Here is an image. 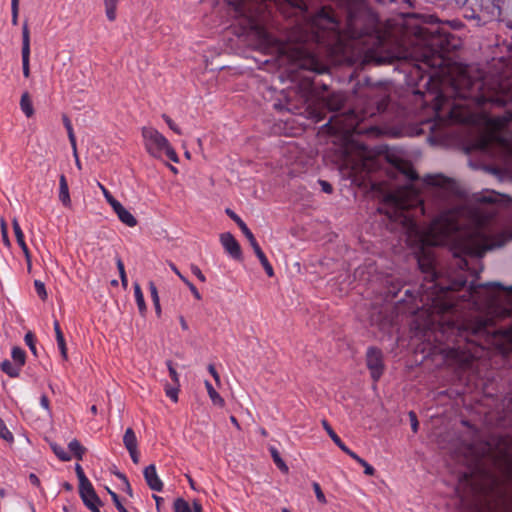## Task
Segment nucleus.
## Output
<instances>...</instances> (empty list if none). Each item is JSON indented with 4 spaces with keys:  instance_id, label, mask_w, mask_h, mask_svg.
I'll use <instances>...</instances> for the list:
<instances>
[{
    "instance_id": "nucleus-25",
    "label": "nucleus",
    "mask_w": 512,
    "mask_h": 512,
    "mask_svg": "<svg viewBox=\"0 0 512 512\" xmlns=\"http://www.w3.org/2000/svg\"><path fill=\"white\" fill-rule=\"evenodd\" d=\"M11 356H12L13 360L16 362V365H18L20 368L24 365V363H25L24 350H22L19 347H14L12 349Z\"/></svg>"
},
{
    "instance_id": "nucleus-46",
    "label": "nucleus",
    "mask_w": 512,
    "mask_h": 512,
    "mask_svg": "<svg viewBox=\"0 0 512 512\" xmlns=\"http://www.w3.org/2000/svg\"><path fill=\"white\" fill-rule=\"evenodd\" d=\"M208 371L212 375V377L214 378L216 383L220 384V376H219L218 372L216 371L214 365H212V364L208 365Z\"/></svg>"
},
{
    "instance_id": "nucleus-37",
    "label": "nucleus",
    "mask_w": 512,
    "mask_h": 512,
    "mask_svg": "<svg viewBox=\"0 0 512 512\" xmlns=\"http://www.w3.org/2000/svg\"><path fill=\"white\" fill-rule=\"evenodd\" d=\"M163 119L165 120V122L167 123V125L169 126V128L171 130H173L175 133L177 134H181V130L180 128L174 123V121L167 115H163Z\"/></svg>"
},
{
    "instance_id": "nucleus-9",
    "label": "nucleus",
    "mask_w": 512,
    "mask_h": 512,
    "mask_svg": "<svg viewBox=\"0 0 512 512\" xmlns=\"http://www.w3.org/2000/svg\"><path fill=\"white\" fill-rule=\"evenodd\" d=\"M143 474H144L145 481L151 490L157 491V492L162 491L163 482L159 478L157 471H156V466L154 464L148 465L144 469Z\"/></svg>"
},
{
    "instance_id": "nucleus-54",
    "label": "nucleus",
    "mask_w": 512,
    "mask_h": 512,
    "mask_svg": "<svg viewBox=\"0 0 512 512\" xmlns=\"http://www.w3.org/2000/svg\"><path fill=\"white\" fill-rule=\"evenodd\" d=\"M107 491H108V493L110 494V496H111V498H112V500H113L114 504H115V503H118V501H119V497H118V495H117L114 491L110 490L109 488H107Z\"/></svg>"
},
{
    "instance_id": "nucleus-56",
    "label": "nucleus",
    "mask_w": 512,
    "mask_h": 512,
    "mask_svg": "<svg viewBox=\"0 0 512 512\" xmlns=\"http://www.w3.org/2000/svg\"><path fill=\"white\" fill-rule=\"evenodd\" d=\"M115 506L119 512H128L127 509L121 504L120 500L115 503Z\"/></svg>"
},
{
    "instance_id": "nucleus-36",
    "label": "nucleus",
    "mask_w": 512,
    "mask_h": 512,
    "mask_svg": "<svg viewBox=\"0 0 512 512\" xmlns=\"http://www.w3.org/2000/svg\"><path fill=\"white\" fill-rule=\"evenodd\" d=\"M149 290L151 293V298H152L153 304L158 305V301L160 299H159L157 287L155 286V284L153 282H149Z\"/></svg>"
},
{
    "instance_id": "nucleus-53",
    "label": "nucleus",
    "mask_w": 512,
    "mask_h": 512,
    "mask_svg": "<svg viewBox=\"0 0 512 512\" xmlns=\"http://www.w3.org/2000/svg\"><path fill=\"white\" fill-rule=\"evenodd\" d=\"M107 491H108V493L110 494V496H111V498H112V500H113L114 504H115V503H118V501H119V497H118V495H117L114 491L110 490L109 488H107Z\"/></svg>"
},
{
    "instance_id": "nucleus-10",
    "label": "nucleus",
    "mask_w": 512,
    "mask_h": 512,
    "mask_svg": "<svg viewBox=\"0 0 512 512\" xmlns=\"http://www.w3.org/2000/svg\"><path fill=\"white\" fill-rule=\"evenodd\" d=\"M79 494L86 507L92 504H101V500L97 496L91 482L79 485Z\"/></svg>"
},
{
    "instance_id": "nucleus-18",
    "label": "nucleus",
    "mask_w": 512,
    "mask_h": 512,
    "mask_svg": "<svg viewBox=\"0 0 512 512\" xmlns=\"http://www.w3.org/2000/svg\"><path fill=\"white\" fill-rule=\"evenodd\" d=\"M204 384L212 403L216 406L223 407L225 405V401L219 395V393L213 388L212 384L208 380H206Z\"/></svg>"
},
{
    "instance_id": "nucleus-3",
    "label": "nucleus",
    "mask_w": 512,
    "mask_h": 512,
    "mask_svg": "<svg viewBox=\"0 0 512 512\" xmlns=\"http://www.w3.org/2000/svg\"><path fill=\"white\" fill-rule=\"evenodd\" d=\"M142 138L147 153L156 159L167 156L171 161L178 163L179 158L168 139L153 127L142 128Z\"/></svg>"
},
{
    "instance_id": "nucleus-35",
    "label": "nucleus",
    "mask_w": 512,
    "mask_h": 512,
    "mask_svg": "<svg viewBox=\"0 0 512 512\" xmlns=\"http://www.w3.org/2000/svg\"><path fill=\"white\" fill-rule=\"evenodd\" d=\"M313 489L315 491L317 500L319 502H321V503H326V498H325V495L323 494V492L321 490L320 485L318 483L314 482L313 483Z\"/></svg>"
},
{
    "instance_id": "nucleus-49",
    "label": "nucleus",
    "mask_w": 512,
    "mask_h": 512,
    "mask_svg": "<svg viewBox=\"0 0 512 512\" xmlns=\"http://www.w3.org/2000/svg\"><path fill=\"white\" fill-rule=\"evenodd\" d=\"M40 405L42 408L50 412L49 399L46 395H42L40 398Z\"/></svg>"
},
{
    "instance_id": "nucleus-57",
    "label": "nucleus",
    "mask_w": 512,
    "mask_h": 512,
    "mask_svg": "<svg viewBox=\"0 0 512 512\" xmlns=\"http://www.w3.org/2000/svg\"><path fill=\"white\" fill-rule=\"evenodd\" d=\"M170 267L172 269V271L181 279V276H183L180 271L177 269V267L173 264V263H170Z\"/></svg>"
},
{
    "instance_id": "nucleus-15",
    "label": "nucleus",
    "mask_w": 512,
    "mask_h": 512,
    "mask_svg": "<svg viewBox=\"0 0 512 512\" xmlns=\"http://www.w3.org/2000/svg\"><path fill=\"white\" fill-rule=\"evenodd\" d=\"M62 120H63V124H64V126H65V128L67 130L69 142H70L72 150H73V155L77 156L76 137H75L74 130H73V127H72V123H71V121H70V119L68 118L67 115H63L62 116Z\"/></svg>"
},
{
    "instance_id": "nucleus-4",
    "label": "nucleus",
    "mask_w": 512,
    "mask_h": 512,
    "mask_svg": "<svg viewBox=\"0 0 512 512\" xmlns=\"http://www.w3.org/2000/svg\"><path fill=\"white\" fill-rule=\"evenodd\" d=\"M226 214L233 220L235 223L239 226L240 230L243 232L245 237L247 239H250V245L253 248L254 253L256 254L257 258L259 259L260 263L262 264L266 274L269 277H272L274 275V270L272 265L269 263L267 257L263 253L262 249L260 248L259 244L257 243L253 233L251 230L247 227L245 222L231 209H226Z\"/></svg>"
},
{
    "instance_id": "nucleus-16",
    "label": "nucleus",
    "mask_w": 512,
    "mask_h": 512,
    "mask_svg": "<svg viewBox=\"0 0 512 512\" xmlns=\"http://www.w3.org/2000/svg\"><path fill=\"white\" fill-rule=\"evenodd\" d=\"M20 108L26 117L30 118L34 115L32 100L28 92H24L20 99Z\"/></svg>"
},
{
    "instance_id": "nucleus-62",
    "label": "nucleus",
    "mask_w": 512,
    "mask_h": 512,
    "mask_svg": "<svg viewBox=\"0 0 512 512\" xmlns=\"http://www.w3.org/2000/svg\"><path fill=\"white\" fill-rule=\"evenodd\" d=\"M258 432H259V434H260L261 436H263V437H266V436L268 435V433H267L266 429H265V428H263V427H259V428H258Z\"/></svg>"
},
{
    "instance_id": "nucleus-50",
    "label": "nucleus",
    "mask_w": 512,
    "mask_h": 512,
    "mask_svg": "<svg viewBox=\"0 0 512 512\" xmlns=\"http://www.w3.org/2000/svg\"><path fill=\"white\" fill-rule=\"evenodd\" d=\"M190 291L196 299H198V300L201 299V295H200L198 289L195 287V285H190Z\"/></svg>"
},
{
    "instance_id": "nucleus-19",
    "label": "nucleus",
    "mask_w": 512,
    "mask_h": 512,
    "mask_svg": "<svg viewBox=\"0 0 512 512\" xmlns=\"http://www.w3.org/2000/svg\"><path fill=\"white\" fill-rule=\"evenodd\" d=\"M321 424L325 431L328 433L332 441L341 449L343 450L346 445L343 443V441L339 438V436L334 432L330 424L327 422V420L323 419L321 421Z\"/></svg>"
},
{
    "instance_id": "nucleus-8",
    "label": "nucleus",
    "mask_w": 512,
    "mask_h": 512,
    "mask_svg": "<svg viewBox=\"0 0 512 512\" xmlns=\"http://www.w3.org/2000/svg\"><path fill=\"white\" fill-rule=\"evenodd\" d=\"M12 226H13V230H14V234H15V237H16V241L18 243V245L20 246L21 250L23 251V254L25 256V260H26V263H27V270L28 272H31V269H32V261H31V254H30V251L26 245V242L24 240V234H23V231L17 221V219H13L12 220Z\"/></svg>"
},
{
    "instance_id": "nucleus-60",
    "label": "nucleus",
    "mask_w": 512,
    "mask_h": 512,
    "mask_svg": "<svg viewBox=\"0 0 512 512\" xmlns=\"http://www.w3.org/2000/svg\"><path fill=\"white\" fill-rule=\"evenodd\" d=\"M186 478H187V480H188V482H189L190 487H191L193 490H196L195 482H194V480L191 478V476L186 475Z\"/></svg>"
},
{
    "instance_id": "nucleus-39",
    "label": "nucleus",
    "mask_w": 512,
    "mask_h": 512,
    "mask_svg": "<svg viewBox=\"0 0 512 512\" xmlns=\"http://www.w3.org/2000/svg\"><path fill=\"white\" fill-rule=\"evenodd\" d=\"M359 464L364 468L366 475L373 476L375 474V469L366 460L363 459Z\"/></svg>"
},
{
    "instance_id": "nucleus-59",
    "label": "nucleus",
    "mask_w": 512,
    "mask_h": 512,
    "mask_svg": "<svg viewBox=\"0 0 512 512\" xmlns=\"http://www.w3.org/2000/svg\"><path fill=\"white\" fill-rule=\"evenodd\" d=\"M461 349H462V347L460 345V339H459V340H457V346L453 347L451 352L458 353L459 351H461Z\"/></svg>"
},
{
    "instance_id": "nucleus-58",
    "label": "nucleus",
    "mask_w": 512,
    "mask_h": 512,
    "mask_svg": "<svg viewBox=\"0 0 512 512\" xmlns=\"http://www.w3.org/2000/svg\"><path fill=\"white\" fill-rule=\"evenodd\" d=\"M99 505L100 504H92L87 506V508L90 509L92 512H100Z\"/></svg>"
},
{
    "instance_id": "nucleus-63",
    "label": "nucleus",
    "mask_w": 512,
    "mask_h": 512,
    "mask_svg": "<svg viewBox=\"0 0 512 512\" xmlns=\"http://www.w3.org/2000/svg\"><path fill=\"white\" fill-rule=\"evenodd\" d=\"M181 280L188 286V288L190 289V285H194L193 283H191L186 277L184 276H181Z\"/></svg>"
},
{
    "instance_id": "nucleus-40",
    "label": "nucleus",
    "mask_w": 512,
    "mask_h": 512,
    "mask_svg": "<svg viewBox=\"0 0 512 512\" xmlns=\"http://www.w3.org/2000/svg\"><path fill=\"white\" fill-rule=\"evenodd\" d=\"M409 418H410V422H411V428H412L413 432L416 433L418 431L419 422L417 420V416H416L415 412L410 411Z\"/></svg>"
},
{
    "instance_id": "nucleus-34",
    "label": "nucleus",
    "mask_w": 512,
    "mask_h": 512,
    "mask_svg": "<svg viewBox=\"0 0 512 512\" xmlns=\"http://www.w3.org/2000/svg\"><path fill=\"white\" fill-rule=\"evenodd\" d=\"M117 5L105 4V12L108 20L114 21L116 19Z\"/></svg>"
},
{
    "instance_id": "nucleus-30",
    "label": "nucleus",
    "mask_w": 512,
    "mask_h": 512,
    "mask_svg": "<svg viewBox=\"0 0 512 512\" xmlns=\"http://www.w3.org/2000/svg\"><path fill=\"white\" fill-rule=\"evenodd\" d=\"M34 287H35L37 295L42 300H46L47 299V292H46V288H45L44 283L42 281H40V280H35L34 281Z\"/></svg>"
},
{
    "instance_id": "nucleus-20",
    "label": "nucleus",
    "mask_w": 512,
    "mask_h": 512,
    "mask_svg": "<svg viewBox=\"0 0 512 512\" xmlns=\"http://www.w3.org/2000/svg\"><path fill=\"white\" fill-rule=\"evenodd\" d=\"M1 370L12 378L18 377L20 374V367L13 365L9 360H4L1 365Z\"/></svg>"
},
{
    "instance_id": "nucleus-31",
    "label": "nucleus",
    "mask_w": 512,
    "mask_h": 512,
    "mask_svg": "<svg viewBox=\"0 0 512 512\" xmlns=\"http://www.w3.org/2000/svg\"><path fill=\"white\" fill-rule=\"evenodd\" d=\"M11 22L13 25L18 24V13H19V0H11Z\"/></svg>"
},
{
    "instance_id": "nucleus-5",
    "label": "nucleus",
    "mask_w": 512,
    "mask_h": 512,
    "mask_svg": "<svg viewBox=\"0 0 512 512\" xmlns=\"http://www.w3.org/2000/svg\"><path fill=\"white\" fill-rule=\"evenodd\" d=\"M366 362L373 380L378 381L384 371L382 352L375 347L368 348L366 353Z\"/></svg>"
},
{
    "instance_id": "nucleus-41",
    "label": "nucleus",
    "mask_w": 512,
    "mask_h": 512,
    "mask_svg": "<svg viewBox=\"0 0 512 512\" xmlns=\"http://www.w3.org/2000/svg\"><path fill=\"white\" fill-rule=\"evenodd\" d=\"M191 272L201 281V282H205L206 281V277L204 276V274L202 273V271L200 270V268L196 265H192L191 266Z\"/></svg>"
},
{
    "instance_id": "nucleus-28",
    "label": "nucleus",
    "mask_w": 512,
    "mask_h": 512,
    "mask_svg": "<svg viewBox=\"0 0 512 512\" xmlns=\"http://www.w3.org/2000/svg\"><path fill=\"white\" fill-rule=\"evenodd\" d=\"M116 265H117V268H118V271H119V275H120L122 286L126 289L127 286H128V279H127V276H126L124 263H123V261L121 260L120 257L116 258Z\"/></svg>"
},
{
    "instance_id": "nucleus-12",
    "label": "nucleus",
    "mask_w": 512,
    "mask_h": 512,
    "mask_svg": "<svg viewBox=\"0 0 512 512\" xmlns=\"http://www.w3.org/2000/svg\"><path fill=\"white\" fill-rule=\"evenodd\" d=\"M59 200L65 207L71 206L69 187L65 175L59 177Z\"/></svg>"
},
{
    "instance_id": "nucleus-55",
    "label": "nucleus",
    "mask_w": 512,
    "mask_h": 512,
    "mask_svg": "<svg viewBox=\"0 0 512 512\" xmlns=\"http://www.w3.org/2000/svg\"><path fill=\"white\" fill-rule=\"evenodd\" d=\"M194 512H202V506L198 501L193 502Z\"/></svg>"
},
{
    "instance_id": "nucleus-7",
    "label": "nucleus",
    "mask_w": 512,
    "mask_h": 512,
    "mask_svg": "<svg viewBox=\"0 0 512 512\" xmlns=\"http://www.w3.org/2000/svg\"><path fill=\"white\" fill-rule=\"evenodd\" d=\"M220 242L225 249V251L236 260H240L242 258V251L238 241L235 237L229 233H223L220 235Z\"/></svg>"
},
{
    "instance_id": "nucleus-11",
    "label": "nucleus",
    "mask_w": 512,
    "mask_h": 512,
    "mask_svg": "<svg viewBox=\"0 0 512 512\" xmlns=\"http://www.w3.org/2000/svg\"><path fill=\"white\" fill-rule=\"evenodd\" d=\"M112 208L122 223L129 227H134L137 225L136 218L128 210H126L120 202Z\"/></svg>"
},
{
    "instance_id": "nucleus-27",
    "label": "nucleus",
    "mask_w": 512,
    "mask_h": 512,
    "mask_svg": "<svg viewBox=\"0 0 512 512\" xmlns=\"http://www.w3.org/2000/svg\"><path fill=\"white\" fill-rule=\"evenodd\" d=\"M174 512H192L190 504L183 498L174 501Z\"/></svg>"
},
{
    "instance_id": "nucleus-21",
    "label": "nucleus",
    "mask_w": 512,
    "mask_h": 512,
    "mask_svg": "<svg viewBox=\"0 0 512 512\" xmlns=\"http://www.w3.org/2000/svg\"><path fill=\"white\" fill-rule=\"evenodd\" d=\"M269 451H270V454H271V457L275 463V465L284 473H287L289 468L288 466L286 465V463L283 461V459L281 458L278 450L271 446L269 447Z\"/></svg>"
},
{
    "instance_id": "nucleus-48",
    "label": "nucleus",
    "mask_w": 512,
    "mask_h": 512,
    "mask_svg": "<svg viewBox=\"0 0 512 512\" xmlns=\"http://www.w3.org/2000/svg\"><path fill=\"white\" fill-rule=\"evenodd\" d=\"M117 476L125 483L127 493L129 495H132L131 486H130L129 481L126 478V476L124 474H121V473H118Z\"/></svg>"
},
{
    "instance_id": "nucleus-51",
    "label": "nucleus",
    "mask_w": 512,
    "mask_h": 512,
    "mask_svg": "<svg viewBox=\"0 0 512 512\" xmlns=\"http://www.w3.org/2000/svg\"><path fill=\"white\" fill-rule=\"evenodd\" d=\"M29 479L33 485L38 486L40 484V480L35 474H30Z\"/></svg>"
},
{
    "instance_id": "nucleus-32",
    "label": "nucleus",
    "mask_w": 512,
    "mask_h": 512,
    "mask_svg": "<svg viewBox=\"0 0 512 512\" xmlns=\"http://www.w3.org/2000/svg\"><path fill=\"white\" fill-rule=\"evenodd\" d=\"M98 186L101 189L107 202L111 205V207H114L117 203H119V201H117L101 183H98Z\"/></svg>"
},
{
    "instance_id": "nucleus-29",
    "label": "nucleus",
    "mask_w": 512,
    "mask_h": 512,
    "mask_svg": "<svg viewBox=\"0 0 512 512\" xmlns=\"http://www.w3.org/2000/svg\"><path fill=\"white\" fill-rule=\"evenodd\" d=\"M0 227H1V235H2L3 243L6 247L9 248L11 246V242L8 237L7 223L3 218L0 221Z\"/></svg>"
},
{
    "instance_id": "nucleus-26",
    "label": "nucleus",
    "mask_w": 512,
    "mask_h": 512,
    "mask_svg": "<svg viewBox=\"0 0 512 512\" xmlns=\"http://www.w3.org/2000/svg\"><path fill=\"white\" fill-rule=\"evenodd\" d=\"M0 438L9 443H12L14 441L13 434L8 429L2 418H0Z\"/></svg>"
},
{
    "instance_id": "nucleus-52",
    "label": "nucleus",
    "mask_w": 512,
    "mask_h": 512,
    "mask_svg": "<svg viewBox=\"0 0 512 512\" xmlns=\"http://www.w3.org/2000/svg\"><path fill=\"white\" fill-rule=\"evenodd\" d=\"M153 499L155 500L156 502V508L158 511H160V506H161V503L163 502V498L160 497V496H157V495H153Z\"/></svg>"
},
{
    "instance_id": "nucleus-17",
    "label": "nucleus",
    "mask_w": 512,
    "mask_h": 512,
    "mask_svg": "<svg viewBox=\"0 0 512 512\" xmlns=\"http://www.w3.org/2000/svg\"><path fill=\"white\" fill-rule=\"evenodd\" d=\"M123 444L127 451L138 447L137 437L132 428L126 429L123 436Z\"/></svg>"
},
{
    "instance_id": "nucleus-6",
    "label": "nucleus",
    "mask_w": 512,
    "mask_h": 512,
    "mask_svg": "<svg viewBox=\"0 0 512 512\" xmlns=\"http://www.w3.org/2000/svg\"><path fill=\"white\" fill-rule=\"evenodd\" d=\"M22 70L25 78L30 76V31L27 22L22 26Z\"/></svg>"
},
{
    "instance_id": "nucleus-42",
    "label": "nucleus",
    "mask_w": 512,
    "mask_h": 512,
    "mask_svg": "<svg viewBox=\"0 0 512 512\" xmlns=\"http://www.w3.org/2000/svg\"><path fill=\"white\" fill-rule=\"evenodd\" d=\"M166 395L174 402L178 401V389L177 388H167Z\"/></svg>"
},
{
    "instance_id": "nucleus-1",
    "label": "nucleus",
    "mask_w": 512,
    "mask_h": 512,
    "mask_svg": "<svg viewBox=\"0 0 512 512\" xmlns=\"http://www.w3.org/2000/svg\"><path fill=\"white\" fill-rule=\"evenodd\" d=\"M365 107L360 112L349 110L335 114L326 124L329 132L341 142L342 165L353 173L371 172L385 160L408 184L399 187L387 198L388 217L402 225L410 243L416 242V258L424 281L414 297L426 315L425 328L439 330L447 338H463L469 344L463 351L467 365L477 357V346L483 339L494 344L497 335L512 337V286L500 283L471 284L469 290L456 295L466 279L444 285L435 270L434 246L451 245L454 255L461 258L458 266L469 269L462 256L482 257L486 251L502 247L512 240V204L506 196L495 191L476 194L467 202L457 183L441 174H429L422 179L426 193L435 201L438 215L426 230H420L417 218L427 213V206L417 188L418 175L411 163L404 161L388 148L374 155L366 146L354 140L355 134L374 132V127L361 123L384 108Z\"/></svg>"
},
{
    "instance_id": "nucleus-14",
    "label": "nucleus",
    "mask_w": 512,
    "mask_h": 512,
    "mask_svg": "<svg viewBox=\"0 0 512 512\" xmlns=\"http://www.w3.org/2000/svg\"><path fill=\"white\" fill-rule=\"evenodd\" d=\"M345 102V97L342 93H333L327 98L326 105L329 110H339Z\"/></svg>"
},
{
    "instance_id": "nucleus-33",
    "label": "nucleus",
    "mask_w": 512,
    "mask_h": 512,
    "mask_svg": "<svg viewBox=\"0 0 512 512\" xmlns=\"http://www.w3.org/2000/svg\"><path fill=\"white\" fill-rule=\"evenodd\" d=\"M75 471H76V475H77L78 480H79V485H85V484L90 482L88 480V478L86 477V475H85L81 465L76 464Z\"/></svg>"
},
{
    "instance_id": "nucleus-23",
    "label": "nucleus",
    "mask_w": 512,
    "mask_h": 512,
    "mask_svg": "<svg viewBox=\"0 0 512 512\" xmlns=\"http://www.w3.org/2000/svg\"><path fill=\"white\" fill-rule=\"evenodd\" d=\"M68 447L69 450L75 455L77 459L81 460L83 458L85 448L80 444L78 440L74 439L70 441Z\"/></svg>"
},
{
    "instance_id": "nucleus-43",
    "label": "nucleus",
    "mask_w": 512,
    "mask_h": 512,
    "mask_svg": "<svg viewBox=\"0 0 512 512\" xmlns=\"http://www.w3.org/2000/svg\"><path fill=\"white\" fill-rule=\"evenodd\" d=\"M129 452V455L133 461L134 464H138L139 461H140V455H139V452H138V447L137 448H134V449H131V450H128Z\"/></svg>"
},
{
    "instance_id": "nucleus-47",
    "label": "nucleus",
    "mask_w": 512,
    "mask_h": 512,
    "mask_svg": "<svg viewBox=\"0 0 512 512\" xmlns=\"http://www.w3.org/2000/svg\"><path fill=\"white\" fill-rule=\"evenodd\" d=\"M167 365H168L170 377L172 378V380L174 382H178V373L176 372L175 368L172 366L170 361L167 362Z\"/></svg>"
},
{
    "instance_id": "nucleus-2",
    "label": "nucleus",
    "mask_w": 512,
    "mask_h": 512,
    "mask_svg": "<svg viewBox=\"0 0 512 512\" xmlns=\"http://www.w3.org/2000/svg\"><path fill=\"white\" fill-rule=\"evenodd\" d=\"M483 458L499 462L501 471L464 474L457 488L462 502L473 512H512V453L507 439L492 437L477 454V460Z\"/></svg>"
},
{
    "instance_id": "nucleus-61",
    "label": "nucleus",
    "mask_w": 512,
    "mask_h": 512,
    "mask_svg": "<svg viewBox=\"0 0 512 512\" xmlns=\"http://www.w3.org/2000/svg\"><path fill=\"white\" fill-rule=\"evenodd\" d=\"M230 421L237 429H240V425L234 416H230Z\"/></svg>"
},
{
    "instance_id": "nucleus-38",
    "label": "nucleus",
    "mask_w": 512,
    "mask_h": 512,
    "mask_svg": "<svg viewBox=\"0 0 512 512\" xmlns=\"http://www.w3.org/2000/svg\"><path fill=\"white\" fill-rule=\"evenodd\" d=\"M25 342L26 344L29 346L30 350L35 354L36 353V348H35V343H34V336L31 332H28L26 335H25Z\"/></svg>"
},
{
    "instance_id": "nucleus-45",
    "label": "nucleus",
    "mask_w": 512,
    "mask_h": 512,
    "mask_svg": "<svg viewBox=\"0 0 512 512\" xmlns=\"http://www.w3.org/2000/svg\"><path fill=\"white\" fill-rule=\"evenodd\" d=\"M342 451L345 452L347 455H349L352 459H354L358 463H360L363 460V458L358 456L355 452L350 450L347 446Z\"/></svg>"
},
{
    "instance_id": "nucleus-44",
    "label": "nucleus",
    "mask_w": 512,
    "mask_h": 512,
    "mask_svg": "<svg viewBox=\"0 0 512 512\" xmlns=\"http://www.w3.org/2000/svg\"><path fill=\"white\" fill-rule=\"evenodd\" d=\"M319 184H320L321 189H322L323 192L328 193V194L332 193L333 188H332V185L330 183H328L325 180H319Z\"/></svg>"
},
{
    "instance_id": "nucleus-24",
    "label": "nucleus",
    "mask_w": 512,
    "mask_h": 512,
    "mask_svg": "<svg viewBox=\"0 0 512 512\" xmlns=\"http://www.w3.org/2000/svg\"><path fill=\"white\" fill-rule=\"evenodd\" d=\"M51 449L55 453V455L61 460V461H69L71 460V455L60 445L56 443L51 444Z\"/></svg>"
},
{
    "instance_id": "nucleus-22",
    "label": "nucleus",
    "mask_w": 512,
    "mask_h": 512,
    "mask_svg": "<svg viewBox=\"0 0 512 512\" xmlns=\"http://www.w3.org/2000/svg\"><path fill=\"white\" fill-rule=\"evenodd\" d=\"M134 295H135V300H136L139 312L141 314H144L146 312V304H145L144 295L142 293L141 287L138 283H134Z\"/></svg>"
},
{
    "instance_id": "nucleus-64",
    "label": "nucleus",
    "mask_w": 512,
    "mask_h": 512,
    "mask_svg": "<svg viewBox=\"0 0 512 512\" xmlns=\"http://www.w3.org/2000/svg\"><path fill=\"white\" fill-rule=\"evenodd\" d=\"M181 280L188 286V288L190 289V285H194L193 283H191L186 277L184 276H181Z\"/></svg>"
},
{
    "instance_id": "nucleus-13",
    "label": "nucleus",
    "mask_w": 512,
    "mask_h": 512,
    "mask_svg": "<svg viewBox=\"0 0 512 512\" xmlns=\"http://www.w3.org/2000/svg\"><path fill=\"white\" fill-rule=\"evenodd\" d=\"M54 331H55V335H56L57 345L61 352V356H62L63 360H67L68 355H67L66 342L64 339V335L61 331L60 324L57 320L54 321Z\"/></svg>"
}]
</instances>
